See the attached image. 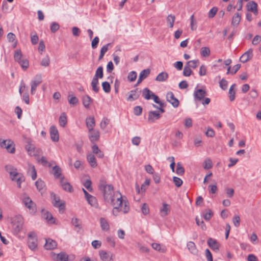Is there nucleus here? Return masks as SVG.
Returning a JSON list of instances; mask_svg holds the SVG:
<instances>
[{"instance_id":"1","label":"nucleus","mask_w":261,"mask_h":261,"mask_svg":"<svg viewBox=\"0 0 261 261\" xmlns=\"http://www.w3.org/2000/svg\"><path fill=\"white\" fill-rule=\"evenodd\" d=\"M110 197L111 203L114 206L112 212L114 215H116L115 214V211L119 212L120 211H122L124 214L128 212L129 210V202L127 200L122 199L121 194L119 192L117 191L114 193L113 196Z\"/></svg>"},{"instance_id":"2","label":"nucleus","mask_w":261,"mask_h":261,"mask_svg":"<svg viewBox=\"0 0 261 261\" xmlns=\"http://www.w3.org/2000/svg\"><path fill=\"white\" fill-rule=\"evenodd\" d=\"M14 58L22 67L23 70H26L29 67V62L28 60L22 54L21 50H16L14 54Z\"/></svg>"},{"instance_id":"3","label":"nucleus","mask_w":261,"mask_h":261,"mask_svg":"<svg viewBox=\"0 0 261 261\" xmlns=\"http://www.w3.org/2000/svg\"><path fill=\"white\" fill-rule=\"evenodd\" d=\"M12 223L13 233L16 235L22 229L24 223L23 218L21 215H17L14 218Z\"/></svg>"},{"instance_id":"4","label":"nucleus","mask_w":261,"mask_h":261,"mask_svg":"<svg viewBox=\"0 0 261 261\" xmlns=\"http://www.w3.org/2000/svg\"><path fill=\"white\" fill-rule=\"evenodd\" d=\"M99 188L102 191L105 200L109 201L111 198L110 196H112V194L114 193L113 186L112 185L101 184Z\"/></svg>"},{"instance_id":"5","label":"nucleus","mask_w":261,"mask_h":261,"mask_svg":"<svg viewBox=\"0 0 261 261\" xmlns=\"http://www.w3.org/2000/svg\"><path fill=\"white\" fill-rule=\"evenodd\" d=\"M51 198L53 199V204L55 207L59 208V211L60 213H63L65 209V203L63 201H61L60 198L57 197L54 192L50 193Z\"/></svg>"},{"instance_id":"6","label":"nucleus","mask_w":261,"mask_h":261,"mask_svg":"<svg viewBox=\"0 0 261 261\" xmlns=\"http://www.w3.org/2000/svg\"><path fill=\"white\" fill-rule=\"evenodd\" d=\"M51 257L55 261H72L74 259L73 255H68L64 252L58 254L51 253Z\"/></svg>"},{"instance_id":"7","label":"nucleus","mask_w":261,"mask_h":261,"mask_svg":"<svg viewBox=\"0 0 261 261\" xmlns=\"http://www.w3.org/2000/svg\"><path fill=\"white\" fill-rule=\"evenodd\" d=\"M0 145L1 147L6 148L10 153L13 154L15 152V144L11 139L3 140L0 142Z\"/></svg>"},{"instance_id":"8","label":"nucleus","mask_w":261,"mask_h":261,"mask_svg":"<svg viewBox=\"0 0 261 261\" xmlns=\"http://www.w3.org/2000/svg\"><path fill=\"white\" fill-rule=\"evenodd\" d=\"M28 244L29 248L32 250H35L37 248L38 241L35 232H30L28 234Z\"/></svg>"},{"instance_id":"9","label":"nucleus","mask_w":261,"mask_h":261,"mask_svg":"<svg viewBox=\"0 0 261 261\" xmlns=\"http://www.w3.org/2000/svg\"><path fill=\"white\" fill-rule=\"evenodd\" d=\"M22 202L25 207L29 210L30 214L34 215L37 212L36 205L29 197H24Z\"/></svg>"},{"instance_id":"10","label":"nucleus","mask_w":261,"mask_h":261,"mask_svg":"<svg viewBox=\"0 0 261 261\" xmlns=\"http://www.w3.org/2000/svg\"><path fill=\"white\" fill-rule=\"evenodd\" d=\"M41 82L42 78L41 74L36 75L35 76L34 80H33L31 83V93L32 95L34 94L37 86H39Z\"/></svg>"},{"instance_id":"11","label":"nucleus","mask_w":261,"mask_h":261,"mask_svg":"<svg viewBox=\"0 0 261 261\" xmlns=\"http://www.w3.org/2000/svg\"><path fill=\"white\" fill-rule=\"evenodd\" d=\"M167 100L170 102L173 107L177 108L178 107L179 100L175 97L174 94L172 92H168L166 95Z\"/></svg>"},{"instance_id":"12","label":"nucleus","mask_w":261,"mask_h":261,"mask_svg":"<svg viewBox=\"0 0 261 261\" xmlns=\"http://www.w3.org/2000/svg\"><path fill=\"white\" fill-rule=\"evenodd\" d=\"M207 243L211 249L216 252H218L220 245L216 240L210 238L208 239Z\"/></svg>"},{"instance_id":"13","label":"nucleus","mask_w":261,"mask_h":261,"mask_svg":"<svg viewBox=\"0 0 261 261\" xmlns=\"http://www.w3.org/2000/svg\"><path fill=\"white\" fill-rule=\"evenodd\" d=\"M207 95L205 90L202 89H195L194 93L195 100L200 101Z\"/></svg>"},{"instance_id":"14","label":"nucleus","mask_w":261,"mask_h":261,"mask_svg":"<svg viewBox=\"0 0 261 261\" xmlns=\"http://www.w3.org/2000/svg\"><path fill=\"white\" fill-rule=\"evenodd\" d=\"M100 259L103 261H110L113 259V254L111 252L101 250L99 251Z\"/></svg>"},{"instance_id":"15","label":"nucleus","mask_w":261,"mask_h":261,"mask_svg":"<svg viewBox=\"0 0 261 261\" xmlns=\"http://www.w3.org/2000/svg\"><path fill=\"white\" fill-rule=\"evenodd\" d=\"M65 177L64 176H62L60 178V184L61 186L63 188L64 190L68 192H72L73 191V189L72 186L67 181H64Z\"/></svg>"},{"instance_id":"16","label":"nucleus","mask_w":261,"mask_h":261,"mask_svg":"<svg viewBox=\"0 0 261 261\" xmlns=\"http://www.w3.org/2000/svg\"><path fill=\"white\" fill-rule=\"evenodd\" d=\"M50 138L54 142H58L59 140L58 130L55 125L50 126L49 129Z\"/></svg>"},{"instance_id":"17","label":"nucleus","mask_w":261,"mask_h":261,"mask_svg":"<svg viewBox=\"0 0 261 261\" xmlns=\"http://www.w3.org/2000/svg\"><path fill=\"white\" fill-rule=\"evenodd\" d=\"M161 116L159 112L153 111H149L148 113V122L149 123L154 122L155 120L159 119Z\"/></svg>"},{"instance_id":"18","label":"nucleus","mask_w":261,"mask_h":261,"mask_svg":"<svg viewBox=\"0 0 261 261\" xmlns=\"http://www.w3.org/2000/svg\"><path fill=\"white\" fill-rule=\"evenodd\" d=\"M252 50H247L240 58V60L242 63H246L251 60L252 58Z\"/></svg>"},{"instance_id":"19","label":"nucleus","mask_w":261,"mask_h":261,"mask_svg":"<svg viewBox=\"0 0 261 261\" xmlns=\"http://www.w3.org/2000/svg\"><path fill=\"white\" fill-rule=\"evenodd\" d=\"M246 7L248 11H251L255 15H257V4L254 1H250L247 4Z\"/></svg>"},{"instance_id":"20","label":"nucleus","mask_w":261,"mask_h":261,"mask_svg":"<svg viewBox=\"0 0 261 261\" xmlns=\"http://www.w3.org/2000/svg\"><path fill=\"white\" fill-rule=\"evenodd\" d=\"M86 126L89 132L93 130L94 127L95 125V121L93 116L87 117L86 119Z\"/></svg>"},{"instance_id":"21","label":"nucleus","mask_w":261,"mask_h":261,"mask_svg":"<svg viewBox=\"0 0 261 261\" xmlns=\"http://www.w3.org/2000/svg\"><path fill=\"white\" fill-rule=\"evenodd\" d=\"M82 101L83 106L86 109H89L90 106L93 102V99L91 98L88 95H84L82 97Z\"/></svg>"},{"instance_id":"22","label":"nucleus","mask_w":261,"mask_h":261,"mask_svg":"<svg viewBox=\"0 0 261 261\" xmlns=\"http://www.w3.org/2000/svg\"><path fill=\"white\" fill-rule=\"evenodd\" d=\"M57 243L51 239H46V243L44 245V248L47 250H53L56 248Z\"/></svg>"},{"instance_id":"23","label":"nucleus","mask_w":261,"mask_h":261,"mask_svg":"<svg viewBox=\"0 0 261 261\" xmlns=\"http://www.w3.org/2000/svg\"><path fill=\"white\" fill-rule=\"evenodd\" d=\"M91 134L89 136V138L92 143L94 144L96 141H98L99 139V132L98 130H94L89 132Z\"/></svg>"},{"instance_id":"24","label":"nucleus","mask_w":261,"mask_h":261,"mask_svg":"<svg viewBox=\"0 0 261 261\" xmlns=\"http://www.w3.org/2000/svg\"><path fill=\"white\" fill-rule=\"evenodd\" d=\"M87 160L92 168H95L97 166L96 158L94 154L89 153L87 156Z\"/></svg>"},{"instance_id":"25","label":"nucleus","mask_w":261,"mask_h":261,"mask_svg":"<svg viewBox=\"0 0 261 261\" xmlns=\"http://www.w3.org/2000/svg\"><path fill=\"white\" fill-rule=\"evenodd\" d=\"M35 185L38 191L40 192L41 194L45 191V185L44 182L41 179H38L35 182Z\"/></svg>"},{"instance_id":"26","label":"nucleus","mask_w":261,"mask_h":261,"mask_svg":"<svg viewBox=\"0 0 261 261\" xmlns=\"http://www.w3.org/2000/svg\"><path fill=\"white\" fill-rule=\"evenodd\" d=\"M139 93L138 89H136L130 91V94L127 98V100L133 101L137 99L139 97Z\"/></svg>"},{"instance_id":"27","label":"nucleus","mask_w":261,"mask_h":261,"mask_svg":"<svg viewBox=\"0 0 261 261\" xmlns=\"http://www.w3.org/2000/svg\"><path fill=\"white\" fill-rule=\"evenodd\" d=\"M53 174L55 176V177L57 179H60L61 177H62V169L61 168L57 165L55 166L53 168Z\"/></svg>"},{"instance_id":"28","label":"nucleus","mask_w":261,"mask_h":261,"mask_svg":"<svg viewBox=\"0 0 261 261\" xmlns=\"http://www.w3.org/2000/svg\"><path fill=\"white\" fill-rule=\"evenodd\" d=\"M93 152L95 154L98 158H102L104 156V154L102 151H101L98 146L96 144H94L92 147Z\"/></svg>"},{"instance_id":"29","label":"nucleus","mask_w":261,"mask_h":261,"mask_svg":"<svg viewBox=\"0 0 261 261\" xmlns=\"http://www.w3.org/2000/svg\"><path fill=\"white\" fill-rule=\"evenodd\" d=\"M42 213L43 217L45 219L47 220L50 223H55L54 218H53L51 213H50L48 211H42Z\"/></svg>"},{"instance_id":"30","label":"nucleus","mask_w":261,"mask_h":261,"mask_svg":"<svg viewBox=\"0 0 261 261\" xmlns=\"http://www.w3.org/2000/svg\"><path fill=\"white\" fill-rule=\"evenodd\" d=\"M151 246L154 250L162 253L166 252L167 250L165 246H162L160 244L156 243H152Z\"/></svg>"},{"instance_id":"31","label":"nucleus","mask_w":261,"mask_h":261,"mask_svg":"<svg viewBox=\"0 0 261 261\" xmlns=\"http://www.w3.org/2000/svg\"><path fill=\"white\" fill-rule=\"evenodd\" d=\"M202 213L204 220L207 221H209L214 215L213 212L210 209L204 210Z\"/></svg>"},{"instance_id":"32","label":"nucleus","mask_w":261,"mask_h":261,"mask_svg":"<svg viewBox=\"0 0 261 261\" xmlns=\"http://www.w3.org/2000/svg\"><path fill=\"white\" fill-rule=\"evenodd\" d=\"M241 18V14L236 13L232 17L231 21V25L233 26H237L240 22Z\"/></svg>"},{"instance_id":"33","label":"nucleus","mask_w":261,"mask_h":261,"mask_svg":"<svg viewBox=\"0 0 261 261\" xmlns=\"http://www.w3.org/2000/svg\"><path fill=\"white\" fill-rule=\"evenodd\" d=\"M100 226L102 230L107 231L110 229V226L108 221L103 218L100 219Z\"/></svg>"},{"instance_id":"34","label":"nucleus","mask_w":261,"mask_h":261,"mask_svg":"<svg viewBox=\"0 0 261 261\" xmlns=\"http://www.w3.org/2000/svg\"><path fill=\"white\" fill-rule=\"evenodd\" d=\"M71 223L75 229H77V231L82 229V221L79 219L77 218H72Z\"/></svg>"},{"instance_id":"35","label":"nucleus","mask_w":261,"mask_h":261,"mask_svg":"<svg viewBox=\"0 0 261 261\" xmlns=\"http://www.w3.org/2000/svg\"><path fill=\"white\" fill-rule=\"evenodd\" d=\"M15 35L12 33H9L7 35V38L9 42L12 43V47L15 48L17 45V41H15Z\"/></svg>"},{"instance_id":"36","label":"nucleus","mask_w":261,"mask_h":261,"mask_svg":"<svg viewBox=\"0 0 261 261\" xmlns=\"http://www.w3.org/2000/svg\"><path fill=\"white\" fill-rule=\"evenodd\" d=\"M168 78V73L165 72H162L156 77L155 80L159 82H164L166 81Z\"/></svg>"},{"instance_id":"37","label":"nucleus","mask_w":261,"mask_h":261,"mask_svg":"<svg viewBox=\"0 0 261 261\" xmlns=\"http://www.w3.org/2000/svg\"><path fill=\"white\" fill-rule=\"evenodd\" d=\"M88 203L92 206L97 208L98 206L96 198L91 195L90 197L86 199Z\"/></svg>"},{"instance_id":"38","label":"nucleus","mask_w":261,"mask_h":261,"mask_svg":"<svg viewBox=\"0 0 261 261\" xmlns=\"http://www.w3.org/2000/svg\"><path fill=\"white\" fill-rule=\"evenodd\" d=\"M187 247L189 250L193 254L197 253V249L196 248L195 243L193 242L190 241L187 243Z\"/></svg>"},{"instance_id":"39","label":"nucleus","mask_w":261,"mask_h":261,"mask_svg":"<svg viewBox=\"0 0 261 261\" xmlns=\"http://www.w3.org/2000/svg\"><path fill=\"white\" fill-rule=\"evenodd\" d=\"M151 93L152 92L148 88H145L142 91V96L145 99L149 100L152 97Z\"/></svg>"},{"instance_id":"40","label":"nucleus","mask_w":261,"mask_h":261,"mask_svg":"<svg viewBox=\"0 0 261 261\" xmlns=\"http://www.w3.org/2000/svg\"><path fill=\"white\" fill-rule=\"evenodd\" d=\"M175 20V17L174 15L170 14L167 16V22L169 28H172L173 27Z\"/></svg>"},{"instance_id":"41","label":"nucleus","mask_w":261,"mask_h":261,"mask_svg":"<svg viewBox=\"0 0 261 261\" xmlns=\"http://www.w3.org/2000/svg\"><path fill=\"white\" fill-rule=\"evenodd\" d=\"M169 207V205L168 204L166 203L163 204V207L160 209V213L163 214L162 216H165L168 214L170 212Z\"/></svg>"},{"instance_id":"42","label":"nucleus","mask_w":261,"mask_h":261,"mask_svg":"<svg viewBox=\"0 0 261 261\" xmlns=\"http://www.w3.org/2000/svg\"><path fill=\"white\" fill-rule=\"evenodd\" d=\"M59 124L61 126L64 127L67 123V117L65 113H63L59 120Z\"/></svg>"},{"instance_id":"43","label":"nucleus","mask_w":261,"mask_h":261,"mask_svg":"<svg viewBox=\"0 0 261 261\" xmlns=\"http://www.w3.org/2000/svg\"><path fill=\"white\" fill-rule=\"evenodd\" d=\"M197 21L194 17V15H191L190 17V28L192 31H195L197 29Z\"/></svg>"},{"instance_id":"44","label":"nucleus","mask_w":261,"mask_h":261,"mask_svg":"<svg viewBox=\"0 0 261 261\" xmlns=\"http://www.w3.org/2000/svg\"><path fill=\"white\" fill-rule=\"evenodd\" d=\"M68 100L70 105H76L79 103L78 98L73 95H69L68 96Z\"/></svg>"},{"instance_id":"45","label":"nucleus","mask_w":261,"mask_h":261,"mask_svg":"<svg viewBox=\"0 0 261 261\" xmlns=\"http://www.w3.org/2000/svg\"><path fill=\"white\" fill-rule=\"evenodd\" d=\"M176 173L179 175H182L185 173V169L180 162L177 163Z\"/></svg>"},{"instance_id":"46","label":"nucleus","mask_w":261,"mask_h":261,"mask_svg":"<svg viewBox=\"0 0 261 261\" xmlns=\"http://www.w3.org/2000/svg\"><path fill=\"white\" fill-rule=\"evenodd\" d=\"M6 171L9 173V175L13 173L16 171L17 169L11 165H7L5 167Z\"/></svg>"},{"instance_id":"47","label":"nucleus","mask_w":261,"mask_h":261,"mask_svg":"<svg viewBox=\"0 0 261 261\" xmlns=\"http://www.w3.org/2000/svg\"><path fill=\"white\" fill-rule=\"evenodd\" d=\"M187 64H188V66L190 68H193L195 69L199 65V61L198 60H191L188 61Z\"/></svg>"},{"instance_id":"48","label":"nucleus","mask_w":261,"mask_h":261,"mask_svg":"<svg viewBox=\"0 0 261 261\" xmlns=\"http://www.w3.org/2000/svg\"><path fill=\"white\" fill-rule=\"evenodd\" d=\"M94 76L99 78V79H102L103 77V74L102 67L99 66L97 68V69L96 71L95 74L94 75Z\"/></svg>"},{"instance_id":"49","label":"nucleus","mask_w":261,"mask_h":261,"mask_svg":"<svg viewBox=\"0 0 261 261\" xmlns=\"http://www.w3.org/2000/svg\"><path fill=\"white\" fill-rule=\"evenodd\" d=\"M102 87L106 93H109L111 91V86L109 82H103L102 83Z\"/></svg>"},{"instance_id":"50","label":"nucleus","mask_w":261,"mask_h":261,"mask_svg":"<svg viewBox=\"0 0 261 261\" xmlns=\"http://www.w3.org/2000/svg\"><path fill=\"white\" fill-rule=\"evenodd\" d=\"M203 168L205 169H210L212 168V162L210 159H206L204 162Z\"/></svg>"},{"instance_id":"51","label":"nucleus","mask_w":261,"mask_h":261,"mask_svg":"<svg viewBox=\"0 0 261 261\" xmlns=\"http://www.w3.org/2000/svg\"><path fill=\"white\" fill-rule=\"evenodd\" d=\"M150 72V70L149 69H145L140 72L139 76L144 80L149 75Z\"/></svg>"},{"instance_id":"52","label":"nucleus","mask_w":261,"mask_h":261,"mask_svg":"<svg viewBox=\"0 0 261 261\" xmlns=\"http://www.w3.org/2000/svg\"><path fill=\"white\" fill-rule=\"evenodd\" d=\"M196 224L198 226H199L201 227V228L202 230H205L206 228V225L204 224L203 221L201 220L200 221V219L198 218L197 217L195 219Z\"/></svg>"},{"instance_id":"53","label":"nucleus","mask_w":261,"mask_h":261,"mask_svg":"<svg viewBox=\"0 0 261 261\" xmlns=\"http://www.w3.org/2000/svg\"><path fill=\"white\" fill-rule=\"evenodd\" d=\"M59 28L60 26L58 23L53 22L50 25V31L52 33H55L59 29Z\"/></svg>"},{"instance_id":"54","label":"nucleus","mask_w":261,"mask_h":261,"mask_svg":"<svg viewBox=\"0 0 261 261\" xmlns=\"http://www.w3.org/2000/svg\"><path fill=\"white\" fill-rule=\"evenodd\" d=\"M173 182L174 183L175 185L177 187H180L182 185V182H183L182 180L180 178L176 177V176H174L173 177Z\"/></svg>"},{"instance_id":"55","label":"nucleus","mask_w":261,"mask_h":261,"mask_svg":"<svg viewBox=\"0 0 261 261\" xmlns=\"http://www.w3.org/2000/svg\"><path fill=\"white\" fill-rule=\"evenodd\" d=\"M128 80L130 82L135 81L137 78V73L135 71H131L127 76Z\"/></svg>"},{"instance_id":"56","label":"nucleus","mask_w":261,"mask_h":261,"mask_svg":"<svg viewBox=\"0 0 261 261\" xmlns=\"http://www.w3.org/2000/svg\"><path fill=\"white\" fill-rule=\"evenodd\" d=\"M192 72V70L189 66H186L184 67L183 74L185 76H189Z\"/></svg>"},{"instance_id":"57","label":"nucleus","mask_w":261,"mask_h":261,"mask_svg":"<svg viewBox=\"0 0 261 261\" xmlns=\"http://www.w3.org/2000/svg\"><path fill=\"white\" fill-rule=\"evenodd\" d=\"M142 113V108L140 106H136L134 108V113L136 116H140Z\"/></svg>"},{"instance_id":"58","label":"nucleus","mask_w":261,"mask_h":261,"mask_svg":"<svg viewBox=\"0 0 261 261\" xmlns=\"http://www.w3.org/2000/svg\"><path fill=\"white\" fill-rule=\"evenodd\" d=\"M141 211H142V213L145 215L149 214V209L148 205L146 204V203H144L143 204V205L141 207Z\"/></svg>"},{"instance_id":"59","label":"nucleus","mask_w":261,"mask_h":261,"mask_svg":"<svg viewBox=\"0 0 261 261\" xmlns=\"http://www.w3.org/2000/svg\"><path fill=\"white\" fill-rule=\"evenodd\" d=\"M218 11V8L217 7L212 8L208 12V17L213 18L216 14Z\"/></svg>"},{"instance_id":"60","label":"nucleus","mask_w":261,"mask_h":261,"mask_svg":"<svg viewBox=\"0 0 261 261\" xmlns=\"http://www.w3.org/2000/svg\"><path fill=\"white\" fill-rule=\"evenodd\" d=\"M234 225L236 227H239L240 225V218L238 215H236L232 219Z\"/></svg>"},{"instance_id":"61","label":"nucleus","mask_w":261,"mask_h":261,"mask_svg":"<svg viewBox=\"0 0 261 261\" xmlns=\"http://www.w3.org/2000/svg\"><path fill=\"white\" fill-rule=\"evenodd\" d=\"M91 184H92V182H91V181L90 179H87L84 184V186H85V187L90 192H91L92 190V188L91 187Z\"/></svg>"},{"instance_id":"62","label":"nucleus","mask_w":261,"mask_h":261,"mask_svg":"<svg viewBox=\"0 0 261 261\" xmlns=\"http://www.w3.org/2000/svg\"><path fill=\"white\" fill-rule=\"evenodd\" d=\"M25 180L24 177L21 174L20 176L18 177L15 181L17 182V187L19 188H21V184Z\"/></svg>"},{"instance_id":"63","label":"nucleus","mask_w":261,"mask_h":261,"mask_svg":"<svg viewBox=\"0 0 261 261\" xmlns=\"http://www.w3.org/2000/svg\"><path fill=\"white\" fill-rule=\"evenodd\" d=\"M49 58L48 56H46L42 60L41 65L43 66L46 67L49 65Z\"/></svg>"},{"instance_id":"64","label":"nucleus","mask_w":261,"mask_h":261,"mask_svg":"<svg viewBox=\"0 0 261 261\" xmlns=\"http://www.w3.org/2000/svg\"><path fill=\"white\" fill-rule=\"evenodd\" d=\"M205 135L208 137H214L215 135V131L212 128L209 127L205 133Z\"/></svg>"}]
</instances>
